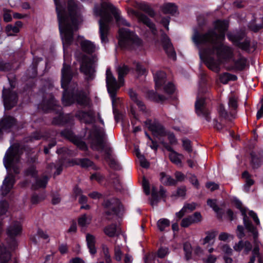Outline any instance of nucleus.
Segmentation results:
<instances>
[{
    "label": "nucleus",
    "mask_w": 263,
    "mask_h": 263,
    "mask_svg": "<svg viewBox=\"0 0 263 263\" xmlns=\"http://www.w3.org/2000/svg\"><path fill=\"white\" fill-rule=\"evenodd\" d=\"M214 27L215 30L210 29L204 34L195 31L192 39L199 48L200 55L207 67L218 72L220 64L233 58V50L222 43L228 28V23L218 20L215 22Z\"/></svg>",
    "instance_id": "f257e3e1"
},
{
    "label": "nucleus",
    "mask_w": 263,
    "mask_h": 263,
    "mask_svg": "<svg viewBox=\"0 0 263 263\" xmlns=\"http://www.w3.org/2000/svg\"><path fill=\"white\" fill-rule=\"evenodd\" d=\"M59 22V27L63 47H68L73 41V32L78 29L79 24L82 21V6L75 0H68L66 9L60 3L54 0Z\"/></svg>",
    "instance_id": "f03ea898"
},
{
    "label": "nucleus",
    "mask_w": 263,
    "mask_h": 263,
    "mask_svg": "<svg viewBox=\"0 0 263 263\" xmlns=\"http://www.w3.org/2000/svg\"><path fill=\"white\" fill-rule=\"evenodd\" d=\"M111 12L115 16L118 25L130 26V24L120 15V11L109 2L102 3L101 8L96 6L94 13L96 15L101 17L99 20V33L102 43L108 42L107 36L109 32V24L112 21V17L109 14Z\"/></svg>",
    "instance_id": "7ed1b4c3"
},
{
    "label": "nucleus",
    "mask_w": 263,
    "mask_h": 263,
    "mask_svg": "<svg viewBox=\"0 0 263 263\" xmlns=\"http://www.w3.org/2000/svg\"><path fill=\"white\" fill-rule=\"evenodd\" d=\"M61 86L64 89L62 102L65 106H69L76 101L79 104L86 106L89 103V99L82 91H78L76 87L71 89L68 84L72 78V71L69 65L63 64L61 70Z\"/></svg>",
    "instance_id": "20e7f679"
},
{
    "label": "nucleus",
    "mask_w": 263,
    "mask_h": 263,
    "mask_svg": "<svg viewBox=\"0 0 263 263\" xmlns=\"http://www.w3.org/2000/svg\"><path fill=\"white\" fill-rule=\"evenodd\" d=\"M105 136L104 129L98 128L96 126H93L92 128L89 130L88 134L86 135L92 148L96 151L104 152L105 159L106 160L112 157V149L109 145L104 141Z\"/></svg>",
    "instance_id": "39448f33"
},
{
    "label": "nucleus",
    "mask_w": 263,
    "mask_h": 263,
    "mask_svg": "<svg viewBox=\"0 0 263 263\" xmlns=\"http://www.w3.org/2000/svg\"><path fill=\"white\" fill-rule=\"evenodd\" d=\"M76 57L80 61V71L87 81L92 80L96 76V67L97 57L94 55L89 57L82 53H76Z\"/></svg>",
    "instance_id": "423d86ee"
},
{
    "label": "nucleus",
    "mask_w": 263,
    "mask_h": 263,
    "mask_svg": "<svg viewBox=\"0 0 263 263\" xmlns=\"http://www.w3.org/2000/svg\"><path fill=\"white\" fill-rule=\"evenodd\" d=\"M119 44L123 48L135 49L142 44L140 39L128 29L121 28L119 30Z\"/></svg>",
    "instance_id": "0eeeda50"
},
{
    "label": "nucleus",
    "mask_w": 263,
    "mask_h": 263,
    "mask_svg": "<svg viewBox=\"0 0 263 263\" xmlns=\"http://www.w3.org/2000/svg\"><path fill=\"white\" fill-rule=\"evenodd\" d=\"M20 155L17 145H13L9 148L4 159V163L7 170L12 169L15 174L19 173L18 167L15 163L18 162Z\"/></svg>",
    "instance_id": "6e6552de"
},
{
    "label": "nucleus",
    "mask_w": 263,
    "mask_h": 263,
    "mask_svg": "<svg viewBox=\"0 0 263 263\" xmlns=\"http://www.w3.org/2000/svg\"><path fill=\"white\" fill-rule=\"evenodd\" d=\"M22 226L19 221H13L7 229V243L11 249H14L17 245L16 237L21 235Z\"/></svg>",
    "instance_id": "1a4fd4ad"
},
{
    "label": "nucleus",
    "mask_w": 263,
    "mask_h": 263,
    "mask_svg": "<svg viewBox=\"0 0 263 263\" xmlns=\"http://www.w3.org/2000/svg\"><path fill=\"white\" fill-rule=\"evenodd\" d=\"M103 206L105 209V213L106 218L111 219L115 216L117 215L122 209V205L120 201L116 198L105 200Z\"/></svg>",
    "instance_id": "9d476101"
},
{
    "label": "nucleus",
    "mask_w": 263,
    "mask_h": 263,
    "mask_svg": "<svg viewBox=\"0 0 263 263\" xmlns=\"http://www.w3.org/2000/svg\"><path fill=\"white\" fill-rule=\"evenodd\" d=\"M238 98L237 97L232 95L229 97L228 106L229 111L228 112L223 105H220L218 109V114L221 118L230 119V118H235L236 109L238 107Z\"/></svg>",
    "instance_id": "9b49d317"
},
{
    "label": "nucleus",
    "mask_w": 263,
    "mask_h": 263,
    "mask_svg": "<svg viewBox=\"0 0 263 263\" xmlns=\"http://www.w3.org/2000/svg\"><path fill=\"white\" fill-rule=\"evenodd\" d=\"M106 82L108 92L114 102L116 97V92L123 83H120L119 82L118 83L117 82L110 68H107L106 71Z\"/></svg>",
    "instance_id": "f8f14e48"
},
{
    "label": "nucleus",
    "mask_w": 263,
    "mask_h": 263,
    "mask_svg": "<svg viewBox=\"0 0 263 263\" xmlns=\"http://www.w3.org/2000/svg\"><path fill=\"white\" fill-rule=\"evenodd\" d=\"M227 37L230 41L241 49L247 51H250V40L249 39H246L244 42L242 43L240 42V41L245 37V32H242L236 34L229 33L227 34Z\"/></svg>",
    "instance_id": "ddd939ff"
},
{
    "label": "nucleus",
    "mask_w": 263,
    "mask_h": 263,
    "mask_svg": "<svg viewBox=\"0 0 263 263\" xmlns=\"http://www.w3.org/2000/svg\"><path fill=\"white\" fill-rule=\"evenodd\" d=\"M4 106L7 109H10L17 103V96L14 91L4 89L3 91Z\"/></svg>",
    "instance_id": "4468645a"
},
{
    "label": "nucleus",
    "mask_w": 263,
    "mask_h": 263,
    "mask_svg": "<svg viewBox=\"0 0 263 263\" xmlns=\"http://www.w3.org/2000/svg\"><path fill=\"white\" fill-rule=\"evenodd\" d=\"M195 110L197 115L204 119L208 122L211 121L210 112L205 106L204 99L202 98H197L195 103Z\"/></svg>",
    "instance_id": "2eb2a0df"
},
{
    "label": "nucleus",
    "mask_w": 263,
    "mask_h": 263,
    "mask_svg": "<svg viewBox=\"0 0 263 263\" xmlns=\"http://www.w3.org/2000/svg\"><path fill=\"white\" fill-rule=\"evenodd\" d=\"M236 206L237 208L240 209L242 215L243 216V223L246 229L254 236L255 238L257 236V232L256 228L253 226L251 221H249V218L246 214V210L242 207V204L240 202H236Z\"/></svg>",
    "instance_id": "dca6fc26"
},
{
    "label": "nucleus",
    "mask_w": 263,
    "mask_h": 263,
    "mask_svg": "<svg viewBox=\"0 0 263 263\" xmlns=\"http://www.w3.org/2000/svg\"><path fill=\"white\" fill-rule=\"evenodd\" d=\"M42 109L45 111L49 110H60L61 107L57 104V101L55 100L52 95H47L44 99L42 104Z\"/></svg>",
    "instance_id": "f3484780"
},
{
    "label": "nucleus",
    "mask_w": 263,
    "mask_h": 263,
    "mask_svg": "<svg viewBox=\"0 0 263 263\" xmlns=\"http://www.w3.org/2000/svg\"><path fill=\"white\" fill-rule=\"evenodd\" d=\"M61 135L69 139L80 149L84 151L87 149V147L85 143L82 141L78 137L75 136L70 130H65L62 132Z\"/></svg>",
    "instance_id": "a211bd4d"
},
{
    "label": "nucleus",
    "mask_w": 263,
    "mask_h": 263,
    "mask_svg": "<svg viewBox=\"0 0 263 263\" xmlns=\"http://www.w3.org/2000/svg\"><path fill=\"white\" fill-rule=\"evenodd\" d=\"M78 42L82 50L87 54H91L97 49V46L93 42L84 39L82 36L79 37Z\"/></svg>",
    "instance_id": "6ab92c4d"
},
{
    "label": "nucleus",
    "mask_w": 263,
    "mask_h": 263,
    "mask_svg": "<svg viewBox=\"0 0 263 263\" xmlns=\"http://www.w3.org/2000/svg\"><path fill=\"white\" fill-rule=\"evenodd\" d=\"M76 117H77L81 122L86 124H90L95 122V112L92 110H89L87 112L79 111L76 113Z\"/></svg>",
    "instance_id": "aec40b11"
},
{
    "label": "nucleus",
    "mask_w": 263,
    "mask_h": 263,
    "mask_svg": "<svg viewBox=\"0 0 263 263\" xmlns=\"http://www.w3.org/2000/svg\"><path fill=\"white\" fill-rule=\"evenodd\" d=\"M162 43L163 48L168 57L174 60H176V52L173 47L172 44L171 43L170 40L167 35L164 34L162 36Z\"/></svg>",
    "instance_id": "412c9836"
},
{
    "label": "nucleus",
    "mask_w": 263,
    "mask_h": 263,
    "mask_svg": "<svg viewBox=\"0 0 263 263\" xmlns=\"http://www.w3.org/2000/svg\"><path fill=\"white\" fill-rule=\"evenodd\" d=\"M14 177L12 174H9L3 181L1 187L2 193L3 195H7L13 187L14 184Z\"/></svg>",
    "instance_id": "4be33fe9"
},
{
    "label": "nucleus",
    "mask_w": 263,
    "mask_h": 263,
    "mask_svg": "<svg viewBox=\"0 0 263 263\" xmlns=\"http://www.w3.org/2000/svg\"><path fill=\"white\" fill-rule=\"evenodd\" d=\"M129 95L131 99L137 104L140 111L146 115H148L149 113L148 109L146 108L141 98L138 96L137 94L134 91L130 90L129 91Z\"/></svg>",
    "instance_id": "5701e85b"
},
{
    "label": "nucleus",
    "mask_w": 263,
    "mask_h": 263,
    "mask_svg": "<svg viewBox=\"0 0 263 263\" xmlns=\"http://www.w3.org/2000/svg\"><path fill=\"white\" fill-rule=\"evenodd\" d=\"M133 13L137 17L139 22H142L149 28L154 34L156 33L155 25L145 14L135 11H133Z\"/></svg>",
    "instance_id": "b1692460"
},
{
    "label": "nucleus",
    "mask_w": 263,
    "mask_h": 263,
    "mask_svg": "<svg viewBox=\"0 0 263 263\" xmlns=\"http://www.w3.org/2000/svg\"><path fill=\"white\" fill-rule=\"evenodd\" d=\"M23 26L21 21H17L14 25H8L5 28L6 32L8 36L14 35L15 33L19 32L20 28Z\"/></svg>",
    "instance_id": "393cba45"
},
{
    "label": "nucleus",
    "mask_w": 263,
    "mask_h": 263,
    "mask_svg": "<svg viewBox=\"0 0 263 263\" xmlns=\"http://www.w3.org/2000/svg\"><path fill=\"white\" fill-rule=\"evenodd\" d=\"M86 239L87 241V245L89 250V252L91 254H96L97 250L95 247V237L90 234H87Z\"/></svg>",
    "instance_id": "a878e982"
},
{
    "label": "nucleus",
    "mask_w": 263,
    "mask_h": 263,
    "mask_svg": "<svg viewBox=\"0 0 263 263\" xmlns=\"http://www.w3.org/2000/svg\"><path fill=\"white\" fill-rule=\"evenodd\" d=\"M166 74L161 71L157 72L154 74V80L156 88H158L163 85L165 82Z\"/></svg>",
    "instance_id": "bb28decb"
},
{
    "label": "nucleus",
    "mask_w": 263,
    "mask_h": 263,
    "mask_svg": "<svg viewBox=\"0 0 263 263\" xmlns=\"http://www.w3.org/2000/svg\"><path fill=\"white\" fill-rule=\"evenodd\" d=\"M160 181L164 185H173L176 184V181L170 175H166L165 173L162 172L160 174Z\"/></svg>",
    "instance_id": "cd10ccee"
},
{
    "label": "nucleus",
    "mask_w": 263,
    "mask_h": 263,
    "mask_svg": "<svg viewBox=\"0 0 263 263\" xmlns=\"http://www.w3.org/2000/svg\"><path fill=\"white\" fill-rule=\"evenodd\" d=\"M161 11L165 14H174L177 12V7L174 3H165L161 8Z\"/></svg>",
    "instance_id": "c85d7f7f"
},
{
    "label": "nucleus",
    "mask_w": 263,
    "mask_h": 263,
    "mask_svg": "<svg viewBox=\"0 0 263 263\" xmlns=\"http://www.w3.org/2000/svg\"><path fill=\"white\" fill-rule=\"evenodd\" d=\"M15 123V120L12 117H7L3 119L0 125L3 129H7L12 127Z\"/></svg>",
    "instance_id": "c756f323"
},
{
    "label": "nucleus",
    "mask_w": 263,
    "mask_h": 263,
    "mask_svg": "<svg viewBox=\"0 0 263 263\" xmlns=\"http://www.w3.org/2000/svg\"><path fill=\"white\" fill-rule=\"evenodd\" d=\"M248 64L247 59L240 57L238 60L234 61V68L238 70H242L244 69Z\"/></svg>",
    "instance_id": "7c9ffc66"
},
{
    "label": "nucleus",
    "mask_w": 263,
    "mask_h": 263,
    "mask_svg": "<svg viewBox=\"0 0 263 263\" xmlns=\"http://www.w3.org/2000/svg\"><path fill=\"white\" fill-rule=\"evenodd\" d=\"M104 233L108 237H113L117 235V226L115 224H111L105 227L103 229Z\"/></svg>",
    "instance_id": "2f4dec72"
},
{
    "label": "nucleus",
    "mask_w": 263,
    "mask_h": 263,
    "mask_svg": "<svg viewBox=\"0 0 263 263\" xmlns=\"http://www.w3.org/2000/svg\"><path fill=\"white\" fill-rule=\"evenodd\" d=\"M92 217L90 215L84 214L81 216L78 220V224L81 227H86L91 222Z\"/></svg>",
    "instance_id": "473e14b6"
},
{
    "label": "nucleus",
    "mask_w": 263,
    "mask_h": 263,
    "mask_svg": "<svg viewBox=\"0 0 263 263\" xmlns=\"http://www.w3.org/2000/svg\"><path fill=\"white\" fill-rule=\"evenodd\" d=\"M49 177L46 176H43L41 178L37 179L36 182L33 185V187L34 190H37L39 188H45L48 182Z\"/></svg>",
    "instance_id": "72a5a7b5"
},
{
    "label": "nucleus",
    "mask_w": 263,
    "mask_h": 263,
    "mask_svg": "<svg viewBox=\"0 0 263 263\" xmlns=\"http://www.w3.org/2000/svg\"><path fill=\"white\" fill-rule=\"evenodd\" d=\"M237 77L228 72L223 73L219 76V80L222 83L227 84L230 81H235Z\"/></svg>",
    "instance_id": "f704fd0d"
},
{
    "label": "nucleus",
    "mask_w": 263,
    "mask_h": 263,
    "mask_svg": "<svg viewBox=\"0 0 263 263\" xmlns=\"http://www.w3.org/2000/svg\"><path fill=\"white\" fill-rule=\"evenodd\" d=\"M148 97L152 100L158 103H162L167 98L163 95H160L154 91H150L148 93Z\"/></svg>",
    "instance_id": "c9c22d12"
},
{
    "label": "nucleus",
    "mask_w": 263,
    "mask_h": 263,
    "mask_svg": "<svg viewBox=\"0 0 263 263\" xmlns=\"http://www.w3.org/2000/svg\"><path fill=\"white\" fill-rule=\"evenodd\" d=\"M118 73V81L120 83H123V77L126 75L129 71L128 68L125 65L119 67L117 69Z\"/></svg>",
    "instance_id": "e433bc0d"
},
{
    "label": "nucleus",
    "mask_w": 263,
    "mask_h": 263,
    "mask_svg": "<svg viewBox=\"0 0 263 263\" xmlns=\"http://www.w3.org/2000/svg\"><path fill=\"white\" fill-rule=\"evenodd\" d=\"M180 157H183V156L182 155L179 154L176 152L171 153L169 155L170 159L173 163L176 165L181 166V160Z\"/></svg>",
    "instance_id": "4c0bfd02"
},
{
    "label": "nucleus",
    "mask_w": 263,
    "mask_h": 263,
    "mask_svg": "<svg viewBox=\"0 0 263 263\" xmlns=\"http://www.w3.org/2000/svg\"><path fill=\"white\" fill-rule=\"evenodd\" d=\"M157 225L159 231L162 232L170 227V221L167 219L162 218L157 221Z\"/></svg>",
    "instance_id": "58836bf2"
},
{
    "label": "nucleus",
    "mask_w": 263,
    "mask_h": 263,
    "mask_svg": "<svg viewBox=\"0 0 263 263\" xmlns=\"http://www.w3.org/2000/svg\"><path fill=\"white\" fill-rule=\"evenodd\" d=\"M242 177L246 179V184L244 186L245 190L248 192L249 190L250 186L254 184V181L250 178V175L248 172H245L243 173Z\"/></svg>",
    "instance_id": "ea45409f"
},
{
    "label": "nucleus",
    "mask_w": 263,
    "mask_h": 263,
    "mask_svg": "<svg viewBox=\"0 0 263 263\" xmlns=\"http://www.w3.org/2000/svg\"><path fill=\"white\" fill-rule=\"evenodd\" d=\"M46 197L45 193H42L40 194H33L31 197V202L33 204H37L43 201Z\"/></svg>",
    "instance_id": "a19ab883"
},
{
    "label": "nucleus",
    "mask_w": 263,
    "mask_h": 263,
    "mask_svg": "<svg viewBox=\"0 0 263 263\" xmlns=\"http://www.w3.org/2000/svg\"><path fill=\"white\" fill-rule=\"evenodd\" d=\"M136 155L139 159L140 165L144 168H147L149 166V162L146 160L144 156L141 155L138 151L136 152Z\"/></svg>",
    "instance_id": "79ce46f5"
},
{
    "label": "nucleus",
    "mask_w": 263,
    "mask_h": 263,
    "mask_svg": "<svg viewBox=\"0 0 263 263\" xmlns=\"http://www.w3.org/2000/svg\"><path fill=\"white\" fill-rule=\"evenodd\" d=\"M151 129L155 134L158 135H163L165 132L164 127L159 124L153 125L151 126Z\"/></svg>",
    "instance_id": "37998d69"
},
{
    "label": "nucleus",
    "mask_w": 263,
    "mask_h": 263,
    "mask_svg": "<svg viewBox=\"0 0 263 263\" xmlns=\"http://www.w3.org/2000/svg\"><path fill=\"white\" fill-rule=\"evenodd\" d=\"M192 224L199 222L202 220V216L199 212H195L192 215L188 216Z\"/></svg>",
    "instance_id": "c03bdc74"
},
{
    "label": "nucleus",
    "mask_w": 263,
    "mask_h": 263,
    "mask_svg": "<svg viewBox=\"0 0 263 263\" xmlns=\"http://www.w3.org/2000/svg\"><path fill=\"white\" fill-rule=\"evenodd\" d=\"M183 249L185 252V257L186 260H189L191 257L192 249L191 246L189 243L186 242L183 245Z\"/></svg>",
    "instance_id": "a18cd8bd"
},
{
    "label": "nucleus",
    "mask_w": 263,
    "mask_h": 263,
    "mask_svg": "<svg viewBox=\"0 0 263 263\" xmlns=\"http://www.w3.org/2000/svg\"><path fill=\"white\" fill-rule=\"evenodd\" d=\"M159 200V197L157 193V190L155 187H153L152 193V198L151 199V204L152 206L156 204Z\"/></svg>",
    "instance_id": "49530a36"
},
{
    "label": "nucleus",
    "mask_w": 263,
    "mask_h": 263,
    "mask_svg": "<svg viewBox=\"0 0 263 263\" xmlns=\"http://www.w3.org/2000/svg\"><path fill=\"white\" fill-rule=\"evenodd\" d=\"M256 232H257V236H256V237L255 238L254 236H253L254 239V242L255 243V246L254 248V249H253L252 256H254V257H255V258H256V257L258 258V257H260V254H259V246L257 245V241H256V239H257V236H258V232H257V231H256ZM252 235H254L253 234H252Z\"/></svg>",
    "instance_id": "de8ad7c7"
},
{
    "label": "nucleus",
    "mask_w": 263,
    "mask_h": 263,
    "mask_svg": "<svg viewBox=\"0 0 263 263\" xmlns=\"http://www.w3.org/2000/svg\"><path fill=\"white\" fill-rule=\"evenodd\" d=\"M122 252L119 246H116L114 250V258L118 261H120L122 259Z\"/></svg>",
    "instance_id": "09e8293b"
},
{
    "label": "nucleus",
    "mask_w": 263,
    "mask_h": 263,
    "mask_svg": "<svg viewBox=\"0 0 263 263\" xmlns=\"http://www.w3.org/2000/svg\"><path fill=\"white\" fill-rule=\"evenodd\" d=\"M78 164L83 167H88L93 164L92 161L86 158L80 159Z\"/></svg>",
    "instance_id": "8fccbe9b"
},
{
    "label": "nucleus",
    "mask_w": 263,
    "mask_h": 263,
    "mask_svg": "<svg viewBox=\"0 0 263 263\" xmlns=\"http://www.w3.org/2000/svg\"><path fill=\"white\" fill-rule=\"evenodd\" d=\"M248 27L251 30L254 32H257L263 28L262 24L260 25H256L254 21L250 22Z\"/></svg>",
    "instance_id": "3c124183"
},
{
    "label": "nucleus",
    "mask_w": 263,
    "mask_h": 263,
    "mask_svg": "<svg viewBox=\"0 0 263 263\" xmlns=\"http://www.w3.org/2000/svg\"><path fill=\"white\" fill-rule=\"evenodd\" d=\"M142 186L145 193L146 195H149L150 193L149 184L148 180L145 177L143 178Z\"/></svg>",
    "instance_id": "603ef678"
},
{
    "label": "nucleus",
    "mask_w": 263,
    "mask_h": 263,
    "mask_svg": "<svg viewBox=\"0 0 263 263\" xmlns=\"http://www.w3.org/2000/svg\"><path fill=\"white\" fill-rule=\"evenodd\" d=\"M8 208V204L6 201L0 202V215H2L6 213Z\"/></svg>",
    "instance_id": "864d4df0"
},
{
    "label": "nucleus",
    "mask_w": 263,
    "mask_h": 263,
    "mask_svg": "<svg viewBox=\"0 0 263 263\" xmlns=\"http://www.w3.org/2000/svg\"><path fill=\"white\" fill-rule=\"evenodd\" d=\"M207 204L212 208L214 211L217 212L219 211V209L217 205L216 200L209 199L207 201Z\"/></svg>",
    "instance_id": "5fc2aeb1"
},
{
    "label": "nucleus",
    "mask_w": 263,
    "mask_h": 263,
    "mask_svg": "<svg viewBox=\"0 0 263 263\" xmlns=\"http://www.w3.org/2000/svg\"><path fill=\"white\" fill-rule=\"evenodd\" d=\"M165 92L168 94L172 93L175 90V86L172 83H168L164 87Z\"/></svg>",
    "instance_id": "6e6d98bb"
},
{
    "label": "nucleus",
    "mask_w": 263,
    "mask_h": 263,
    "mask_svg": "<svg viewBox=\"0 0 263 263\" xmlns=\"http://www.w3.org/2000/svg\"><path fill=\"white\" fill-rule=\"evenodd\" d=\"M104 177L99 173L93 174L90 176L91 180H95L98 182L100 183L104 180Z\"/></svg>",
    "instance_id": "4d7b16f0"
},
{
    "label": "nucleus",
    "mask_w": 263,
    "mask_h": 263,
    "mask_svg": "<svg viewBox=\"0 0 263 263\" xmlns=\"http://www.w3.org/2000/svg\"><path fill=\"white\" fill-rule=\"evenodd\" d=\"M215 234L214 232L208 233L207 235L203 240V244L205 245L209 243L211 240L214 238Z\"/></svg>",
    "instance_id": "13d9d810"
},
{
    "label": "nucleus",
    "mask_w": 263,
    "mask_h": 263,
    "mask_svg": "<svg viewBox=\"0 0 263 263\" xmlns=\"http://www.w3.org/2000/svg\"><path fill=\"white\" fill-rule=\"evenodd\" d=\"M168 253L167 248H161L158 251V256L160 258L165 257Z\"/></svg>",
    "instance_id": "bf43d9fd"
},
{
    "label": "nucleus",
    "mask_w": 263,
    "mask_h": 263,
    "mask_svg": "<svg viewBox=\"0 0 263 263\" xmlns=\"http://www.w3.org/2000/svg\"><path fill=\"white\" fill-rule=\"evenodd\" d=\"M183 146L184 148L188 152H192V149L191 146V142L187 139L182 140Z\"/></svg>",
    "instance_id": "052dcab7"
},
{
    "label": "nucleus",
    "mask_w": 263,
    "mask_h": 263,
    "mask_svg": "<svg viewBox=\"0 0 263 263\" xmlns=\"http://www.w3.org/2000/svg\"><path fill=\"white\" fill-rule=\"evenodd\" d=\"M191 224H192V223L189 217L182 219L180 223L181 226L183 228H187Z\"/></svg>",
    "instance_id": "680f3d73"
},
{
    "label": "nucleus",
    "mask_w": 263,
    "mask_h": 263,
    "mask_svg": "<svg viewBox=\"0 0 263 263\" xmlns=\"http://www.w3.org/2000/svg\"><path fill=\"white\" fill-rule=\"evenodd\" d=\"M196 208V204L195 203H186L183 207V210L187 212V210L190 212L193 211Z\"/></svg>",
    "instance_id": "e2e57ef3"
},
{
    "label": "nucleus",
    "mask_w": 263,
    "mask_h": 263,
    "mask_svg": "<svg viewBox=\"0 0 263 263\" xmlns=\"http://www.w3.org/2000/svg\"><path fill=\"white\" fill-rule=\"evenodd\" d=\"M249 214L250 216L252 218V219H253L254 222L255 223V224L256 225L258 226L260 224V221L257 217L256 213H255L253 211H250L249 213Z\"/></svg>",
    "instance_id": "0e129e2a"
},
{
    "label": "nucleus",
    "mask_w": 263,
    "mask_h": 263,
    "mask_svg": "<svg viewBox=\"0 0 263 263\" xmlns=\"http://www.w3.org/2000/svg\"><path fill=\"white\" fill-rule=\"evenodd\" d=\"M175 176L176 178V182L177 181H183L185 178V175L180 172H176L175 174Z\"/></svg>",
    "instance_id": "69168bd1"
},
{
    "label": "nucleus",
    "mask_w": 263,
    "mask_h": 263,
    "mask_svg": "<svg viewBox=\"0 0 263 263\" xmlns=\"http://www.w3.org/2000/svg\"><path fill=\"white\" fill-rule=\"evenodd\" d=\"M168 140H169L170 143L172 145H176L177 144V140L173 133L168 134Z\"/></svg>",
    "instance_id": "338daca9"
},
{
    "label": "nucleus",
    "mask_w": 263,
    "mask_h": 263,
    "mask_svg": "<svg viewBox=\"0 0 263 263\" xmlns=\"http://www.w3.org/2000/svg\"><path fill=\"white\" fill-rule=\"evenodd\" d=\"M244 242L242 240L239 241L237 243H236L233 247L235 251L237 252L241 251L243 248Z\"/></svg>",
    "instance_id": "774afa93"
}]
</instances>
